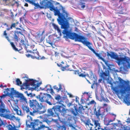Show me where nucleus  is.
I'll use <instances>...</instances> for the list:
<instances>
[{"mask_svg": "<svg viewBox=\"0 0 130 130\" xmlns=\"http://www.w3.org/2000/svg\"><path fill=\"white\" fill-rule=\"evenodd\" d=\"M55 4L56 6L54 11V15L58 16L57 21L59 24L61 25V28L64 29L62 32L63 33L70 30L69 29L70 27L69 20L72 21L73 19L71 17H68L69 14L65 11V8L57 2Z\"/></svg>", "mask_w": 130, "mask_h": 130, "instance_id": "f257e3e1", "label": "nucleus"}, {"mask_svg": "<svg viewBox=\"0 0 130 130\" xmlns=\"http://www.w3.org/2000/svg\"><path fill=\"white\" fill-rule=\"evenodd\" d=\"M62 34L64 35L63 38H65L67 41L69 38L74 40L75 41L81 42L87 47L89 45H92V43L87 41L85 37L75 32H72L71 30Z\"/></svg>", "mask_w": 130, "mask_h": 130, "instance_id": "f03ea898", "label": "nucleus"}, {"mask_svg": "<svg viewBox=\"0 0 130 130\" xmlns=\"http://www.w3.org/2000/svg\"><path fill=\"white\" fill-rule=\"evenodd\" d=\"M4 94H3L0 96V98L2 99L4 98L6 96H9L11 99H14L13 96L18 98L20 99L27 103V99L24 96L22 93H19L14 89L13 88H7L4 89Z\"/></svg>", "mask_w": 130, "mask_h": 130, "instance_id": "7ed1b4c3", "label": "nucleus"}, {"mask_svg": "<svg viewBox=\"0 0 130 130\" xmlns=\"http://www.w3.org/2000/svg\"><path fill=\"white\" fill-rule=\"evenodd\" d=\"M61 105H57L54 106L52 108H49L47 110V117L52 116L53 117H59L60 113L63 115L66 113L67 109L64 108L65 105L63 104Z\"/></svg>", "mask_w": 130, "mask_h": 130, "instance_id": "20e7f679", "label": "nucleus"}, {"mask_svg": "<svg viewBox=\"0 0 130 130\" xmlns=\"http://www.w3.org/2000/svg\"><path fill=\"white\" fill-rule=\"evenodd\" d=\"M40 5L38 3H35V0L33 1L31 4L35 6V9H48L51 11H54L55 7L52 2L48 0H40Z\"/></svg>", "mask_w": 130, "mask_h": 130, "instance_id": "39448f33", "label": "nucleus"}, {"mask_svg": "<svg viewBox=\"0 0 130 130\" xmlns=\"http://www.w3.org/2000/svg\"><path fill=\"white\" fill-rule=\"evenodd\" d=\"M120 84L122 85V88L123 90H126L125 93L124 94H125L127 92V93L126 94L125 99H124V101L125 103H127L129 100V96L130 95V86L129 84L128 81H125L122 79L120 77L118 78Z\"/></svg>", "mask_w": 130, "mask_h": 130, "instance_id": "423d86ee", "label": "nucleus"}, {"mask_svg": "<svg viewBox=\"0 0 130 130\" xmlns=\"http://www.w3.org/2000/svg\"><path fill=\"white\" fill-rule=\"evenodd\" d=\"M36 98L38 99H39V101L41 102H45L49 105H51L52 104L51 102L48 101L49 99H51V100L52 99L53 100H54L51 95L49 94L42 92L40 93L39 95L36 96Z\"/></svg>", "mask_w": 130, "mask_h": 130, "instance_id": "0eeeda50", "label": "nucleus"}, {"mask_svg": "<svg viewBox=\"0 0 130 130\" xmlns=\"http://www.w3.org/2000/svg\"><path fill=\"white\" fill-rule=\"evenodd\" d=\"M107 55L108 57H110L112 59L117 60L118 64L121 63L122 57H121V55L119 56L115 52H111L109 53L108 52H107Z\"/></svg>", "mask_w": 130, "mask_h": 130, "instance_id": "6e6552de", "label": "nucleus"}, {"mask_svg": "<svg viewBox=\"0 0 130 130\" xmlns=\"http://www.w3.org/2000/svg\"><path fill=\"white\" fill-rule=\"evenodd\" d=\"M120 63H118V64L120 66V65L123 64V70L122 67H120V72L123 74H126L128 71V66L126 63H123L121 62Z\"/></svg>", "mask_w": 130, "mask_h": 130, "instance_id": "1a4fd4ad", "label": "nucleus"}, {"mask_svg": "<svg viewBox=\"0 0 130 130\" xmlns=\"http://www.w3.org/2000/svg\"><path fill=\"white\" fill-rule=\"evenodd\" d=\"M106 25L108 29L111 31H116L119 30V28L116 23H112L110 24L109 23L108 25L106 24Z\"/></svg>", "mask_w": 130, "mask_h": 130, "instance_id": "9d476101", "label": "nucleus"}, {"mask_svg": "<svg viewBox=\"0 0 130 130\" xmlns=\"http://www.w3.org/2000/svg\"><path fill=\"white\" fill-rule=\"evenodd\" d=\"M92 46H93V45L92 44V45H89L88 47V48L92 51L97 57H98L99 59L101 60L104 62H105L107 60H106L102 58L100 54L96 52L95 51L92 47Z\"/></svg>", "mask_w": 130, "mask_h": 130, "instance_id": "9b49d317", "label": "nucleus"}, {"mask_svg": "<svg viewBox=\"0 0 130 130\" xmlns=\"http://www.w3.org/2000/svg\"><path fill=\"white\" fill-rule=\"evenodd\" d=\"M105 64L107 67L108 68H107L104 65H103V68L104 70L105 69L104 72L107 73L108 74H109V70H111V66H113V65L110 64L108 63V61H106L105 62H104Z\"/></svg>", "mask_w": 130, "mask_h": 130, "instance_id": "f8f14e48", "label": "nucleus"}, {"mask_svg": "<svg viewBox=\"0 0 130 130\" xmlns=\"http://www.w3.org/2000/svg\"><path fill=\"white\" fill-rule=\"evenodd\" d=\"M0 116L5 118L6 119H9L11 120H13L16 118L15 116L14 115L11 116L10 114H4L1 113L0 114Z\"/></svg>", "mask_w": 130, "mask_h": 130, "instance_id": "ddd939ff", "label": "nucleus"}, {"mask_svg": "<svg viewBox=\"0 0 130 130\" xmlns=\"http://www.w3.org/2000/svg\"><path fill=\"white\" fill-rule=\"evenodd\" d=\"M122 86V85H121ZM113 90L117 94H119L120 93L122 95L124 94L125 93L126 90H123V88H122V86L121 87L120 90L118 89L116 87H114L113 89Z\"/></svg>", "mask_w": 130, "mask_h": 130, "instance_id": "4468645a", "label": "nucleus"}, {"mask_svg": "<svg viewBox=\"0 0 130 130\" xmlns=\"http://www.w3.org/2000/svg\"><path fill=\"white\" fill-rule=\"evenodd\" d=\"M97 108L98 109L97 111H96V108H95L94 109V113L96 115V116L98 117L100 116L101 115L100 112V110L101 109H103L104 110H105V109H104L103 107L100 106H98L97 107Z\"/></svg>", "mask_w": 130, "mask_h": 130, "instance_id": "2eb2a0df", "label": "nucleus"}, {"mask_svg": "<svg viewBox=\"0 0 130 130\" xmlns=\"http://www.w3.org/2000/svg\"><path fill=\"white\" fill-rule=\"evenodd\" d=\"M19 34L22 35H23V34L22 33V32L20 30H15L14 31V38L15 40L17 41H18V37L17 35H18Z\"/></svg>", "mask_w": 130, "mask_h": 130, "instance_id": "dca6fc26", "label": "nucleus"}, {"mask_svg": "<svg viewBox=\"0 0 130 130\" xmlns=\"http://www.w3.org/2000/svg\"><path fill=\"white\" fill-rule=\"evenodd\" d=\"M122 61L121 62L123 63H126L127 62H130V58L128 57L124 56V57H122Z\"/></svg>", "mask_w": 130, "mask_h": 130, "instance_id": "f3484780", "label": "nucleus"}, {"mask_svg": "<svg viewBox=\"0 0 130 130\" xmlns=\"http://www.w3.org/2000/svg\"><path fill=\"white\" fill-rule=\"evenodd\" d=\"M32 101L34 102L35 104L37 106L38 109H41L43 107H44L42 103H41L39 104L36 100H32Z\"/></svg>", "mask_w": 130, "mask_h": 130, "instance_id": "a211bd4d", "label": "nucleus"}, {"mask_svg": "<svg viewBox=\"0 0 130 130\" xmlns=\"http://www.w3.org/2000/svg\"><path fill=\"white\" fill-rule=\"evenodd\" d=\"M10 43L11 45V46L13 48L14 50L15 51L19 52L20 53H23V51L21 52L20 51V50H21L22 49V47L21 48V49H20L19 50H18V48H17L15 47V45L13 42H10Z\"/></svg>", "mask_w": 130, "mask_h": 130, "instance_id": "6ab92c4d", "label": "nucleus"}, {"mask_svg": "<svg viewBox=\"0 0 130 130\" xmlns=\"http://www.w3.org/2000/svg\"><path fill=\"white\" fill-rule=\"evenodd\" d=\"M53 26L54 27V28L58 32V34L60 36H61V30L59 28V27L57 25H56L55 24L53 23L52 24Z\"/></svg>", "mask_w": 130, "mask_h": 130, "instance_id": "aec40b11", "label": "nucleus"}, {"mask_svg": "<svg viewBox=\"0 0 130 130\" xmlns=\"http://www.w3.org/2000/svg\"><path fill=\"white\" fill-rule=\"evenodd\" d=\"M55 98L56 100L57 101V102H56L57 104H59L60 105H61V104H63L61 103V102L62 101V99L61 100V98L59 95H58L55 96Z\"/></svg>", "mask_w": 130, "mask_h": 130, "instance_id": "412c9836", "label": "nucleus"}, {"mask_svg": "<svg viewBox=\"0 0 130 130\" xmlns=\"http://www.w3.org/2000/svg\"><path fill=\"white\" fill-rule=\"evenodd\" d=\"M78 105L79 106L77 108V110L78 111V112L80 113H82V111H83L84 112V111L85 110V108H84L83 106L82 105L80 104H78Z\"/></svg>", "mask_w": 130, "mask_h": 130, "instance_id": "4be33fe9", "label": "nucleus"}, {"mask_svg": "<svg viewBox=\"0 0 130 130\" xmlns=\"http://www.w3.org/2000/svg\"><path fill=\"white\" fill-rule=\"evenodd\" d=\"M29 121V120H26V124L27 125V126L29 127V128H31V126H32V128L33 129L34 128H35V126L36 125V123H35V122H29V123H30V125L29 124H27V122Z\"/></svg>", "mask_w": 130, "mask_h": 130, "instance_id": "5701e85b", "label": "nucleus"}, {"mask_svg": "<svg viewBox=\"0 0 130 130\" xmlns=\"http://www.w3.org/2000/svg\"><path fill=\"white\" fill-rule=\"evenodd\" d=\"M38 81L36 80L35 79H29V82H30V86H35L36 85V84L35 83Z\"/></svg>", "mask_w": 130, "mask_h": 130, "instance_id": "b1692460", "label": "nucleus"}, {"mask_svg": "<svg viewBox=\"0 0 130 130\" xmlns=\"http://www.w3.org/2000/svg\"><path fill=\"white\" fill-rule=\"evenodd\" d=\"M6 127H8V129L9 130H17V129L16 128V127L14 126H12V125L10 124H9L6 126Z\"/></svg>", "mask_w": 130, "mask_h": 130, "instance_id": "393cba45", "label": "nucleus"}, {"mask_svg": "<svg viewBox=\"0 0 130 130\" xmlns=\"http://www.w3.org/2000/svg\"><path fill=\"white\" fill-rule=\"evenodd\" d=\"M29 106L30 108L32 107H36V105L35 104L34 102L31 100H29Z\"/></svg>", "mask_w": 130, "mask_h": 130, "instance_id": "a878e982", "label": "nucleus"}, {"mask_svg": "<svg viewBox=\"0 0 130 130\" xmlns=\"http://www.w3.org/2000/svg\"><path fill=\"white\" fill-rule=\"evenodd\" d=\"M89 74L90 75L91 78L94 79L97 78V77L95 75H94L93 72V71L91 70L89 72Z\"/></svg>", "mask_w": 130, "mask_h": 130, "instance_id": "bb28decb", "label": "nucleus"}, {"mask_svg": "<svg viewBox=\"0 0 130 130\" xmlns=\"http://www.w3.org/2000/svg\"><path fill=\"white\" fill-rule=\"evenodd\" d=\"M102 72L101 73V76L102 78H104L105 76H108L109 74L103 72L102 70Z\"/></svg>", "mask_w": 130, "mask_h": 130, "instance_id": "cd10ccee", "label": "nucleus"}, {"mask_svg": "<svg viewBox=\"0 0 130 130\" xmlns=\"http://www.w3.org/2000/svg\"><path fill=\"white\" fill-rule=\"evenodd\" d=\"M47 87H49L50 88V93L52 94L53 95V94H54L55 93L53 91V89L52 86L50 85H47L45 86V88H47Z\"/></svg>", "mask_w": 130, "mask_h": 130, "instance_id": "c85d7f7f", "label": "nucleus"}, {"mask_svg": "<svg viewBox=\"0 0 130 130\" xmlns=\"http://www.w3.org/2000/svg\"><path fill=\"white\" fill-rule=\"evenodd\" d=\"M74 107V108L75 110L76 111V112H75V114H74V116L76 117L77 116V115H79V114L78 113V111L77 110V105L76 104L75 105V106Z\"/></svg>", "mask_w": 130, "mask_h": 130, "instance_id": "c756f323", "label": "nucleus"}, {"mask_svg": "<svg viewBox=\"0 0 130 130\" xmlns=\"http://www.w3.org/2000/svg\"><path fill=\"white\" fill-rule=\"evenodd\" d=\"M59 88H58V87H57L56 86H54L53 88L54 89H56L57 90V91H59L62 89L61 85V84H59Z\"/></svg>", "mask_w": 130, "mask_h": 130, "instance_id": "7c9ffc66", "label": "nucleus"}, {"mask_svg": "<svg viewBox=\"0 0 130 130\" xmlns=\"http://www.w3.org/2000/svg\"><path fill=\"white\" fill-rule=\"evenodd\" d=\"M68 126L70 127L72 130H78L73 125L70 123L68 124Z\"/></svg>", "mask_w": 130, "mask_h": 130, "instance_id": "2f4dec72", "label": "nucleus"}, {"mask_svg": "<svg viewBox=\"0 0 130 130\" xmlns=\"http://www.w3.org/2000/svg\"><path fill=\"white\" fill-rule=\"evenodd\" d=\"M5 112H6L7 113L8 112H10L9 110L7 111L6 109L4 108H0V112L1 113H3Z\"/></svg>", "mask_w": 130, "mask_h": 130, "instance_id": "473e14b6", "label": "nucleus"}, {"mask_svg": "<svg viewBox=\"0 0 130 130\" xmlns=\"http://www.w3.org/2000/svg\"><path fill=\"white\" fill-rule=\"evenodd\" d=\"M54 120H54L52 119L50 121L48 120L47 119H46L44 120L43 122H46L48 125H50L51 124V122Z\"/></svg>", "mask_w": 130, "mask_h": 130, "instance_id": "72a5a7b5", "label": "nucleus"}, {"mask_svg": "<svg viewBox=\"0 0 130 130\" xmlns=\"http://www.w3.org/2000/svg\"><path fill=\"white\" fill-rule=\"evenodd\" d=\"M94 124L95 125V128H96L98 126H100V123H99V121L97 120H94Z\"/></svg>", "mask_w": 130, "mask_h": 130, "instance_id": "f704fd0d", "label": "nucleus"}, {"mask_svg": "<svg viewBox=\"0 0 130 130\" xmlns=\"http://www.w3.org/2000/svg\"><path fill=\"white\" fill-rule=\"evenodd\" d=\"M16 82L17 85L18 86H19L20 85H21L22 84V82L21 81L20 79L19 78L16 79Z\"/></svg>", "mask_w": 130, "mask_h": 130, "instance_id": "c9c22d12", "label": "nucleus"}, {"mask_svg": "<svg viewBox=\"0 0 130 130\" xmlns=\"http://www.w3.org/2000/svg\"><path fill=\"white\" fill-rule=\"evenodd\" d=\"M115 119H115V118H113V120H111V119H110L108 122V123H106V122H104V123H105V125H107V126H108V125H109L112 124H110L109 123L110 122H112L113 121H114L115 120Z\"/></svg>", "mask_w": 130, "mask_h": 130, "instance_id": "e433bc0d", "label": "nucleus"}, {"mask_svg": "<svg viewBox=\"0 0 130 130\" xmlns=\"http://www.w3.org/2000/svg\"><path fill=\"white\" fill-rule=\"evenodd\" d=\"M28 96L30 98H29V99H30L31 98H32L34 97V96H36V94H34L33 93L32 94V93H29V94H28Z\"/></svg>", "mask_w": 130, "mask_h": 130, "instance_id": "4c0bfd02", "label": "nucleus"}, {"mask_svg": "<svg viewBox=\"0 0 130 130\" xmlns=\"http://www.w3.org/2000/svg\"><path fill=\"white\" fill-rule=\"evenodd\" d=\"M23 109L24 110H25L27 113L29 112L30 110L29 108L27 106H24V107H23Z\"/></svg>", "mask_w": 130, "mask_h": 130, "instance_id": "58836bf2", "label": "nucleus"}, {"mask_svg": "<svg viewBox=\"0 0 130 130\" xmlns=\"http://www.w3.org/2000/svg\"><path fill=\"white\" fill-rule=\"evenodd\" d=\"M90 120L88 119L86 121V122L85 123V124L86 125L89 126V124L90 125L92 126H93V125L90 122Z\"/></svg>", "mask_w": 130, "mask_h": 130, "instance_id": "ea45409f", "label": "nucleus"}, {"mask_svg": "<svg viewBox=\"0 0 130 130\" xmlns=\"http://www.w3.org/2000/svg\"><path fill=\"white\" fill-rule=\"evenodd\" d=\"M85 4L84 3L81 2L80 4H79V6L81 7V8H84L85 7Z\"/></svg>", "mask_w": 130, "mask_h": 130, "instance_id": "a19ab883", "label": "nucleus"}, {"mask_svg": "<svg viewBox=\"0 0 130 130\" xmlns=\"http://www.w3.org/2000/svg\"><path fill=\"white\" fill-rule=\"evenodd\" d=\"M94 79V80L93 81V85L95 84L96 86H98V85H99V84L97 82V78H96V79Z\"/></svg>", "mask_w": 130, "mask_h": 130, "instance_id": "79ce46f5", "label": "nucleus"}, {"mask_svg": "<svg viewBox=\"0 0 130 130\" xmlns=\"http://www.w3.org/2000/svg\"><path fill=\"white\" fill-rule=\"evenodd\" d=\"M61 67L62 68L61 69V70L62 71H64L66 69V68H67L68 67H69V66L67 65V66L63 67L62 64H60Z\"/></svg>", "mask_w": 130, "mask_h": 130, "instance_id": "37998d69", "label": "nucleus"}, {"mask_svg": "<svg viewBox=\"0 0 130 130\" xmlns=\"http://www.w3.org/2000/svg\"><path fill=\"white\" fill-rule=\"evenodd\" d=\"M111 124L113 125V127H112V128H111L112 129H116V127L115 125L117 126H118V123H112Z\"/></svg>", "mask_w": 130, "mask_h": 130, "instance_id": "c03bdc74", "label": "nucleus"}, {"mask_svg": "<svg viewBox=\"0 0 130 130\" xmlns=\"http://www.w3.org/2000/svg\"><path fill=\"white\" fill-rule=\"evenodd\" d=\"M78 75L79 77H85L86 76V74H84L83 73H81V72H80L78 74Z\"/></svg>", "mask_w": 130, "mask_h": 130, "instance_id": "a18cd8bd", "label": "nucleus"}, {"mask_svg": "<svg viewBox=\"0 0 130 130\" xmlns=\"http://www.w3.org/2000/svg\"><path fill=\"white\" fill-rule=\"evenodd\" d=\"M16 29L17 30H20L22 32V33L23 34V33L25 32V30L24 29V28H22V29H21L19 28H18V27H16Z\"/></svg>", "mask_w": 130, "mask_h": 130, "instance_id": "49530a36", "label": "nucleus"}, {"mask_svg": "<svg viewBox=\"0 0 130 130\" xmlns=\"http://www.w3.org/2000/svg\"><path fill=\"white\" fill-rule=\"evenodd\" d=\"M116 130H130V126H126L125 128H124V130L122 129H116Z\"/></svg>", "mask_w": 130, "mask_h": 130, "instance_id": "de8ad7c7", "label": "nucleus"}, {"mask_svg": "<svg viewBox=\"0 0 130 130\" xmlns=\"http://www.w3.org/2000/svg\"><path fill=\"white\" fill-rule=\"evenodd\" d=\"M13 109H14V110L15 111H16V112L17 114H18V115H21V110H20V114H19L18 113V109H17V108H13Z\"/></svg>", "mask_w": 130, "mask_h": 130, "instance_id": "09e8293b", "label": "nucleus"}, {"mask_svg": "<svg viewBox=\"0 0 130 130\" xmlns=\"http://www.w3.org/2000/svg\"><path fill=\"white\" fill-rule=\"evenodd\" d=\"M34 121L35 122H35V123H36V124L37 125L39 124V120L38 119H36L34 120Z\"/></svg>", "mask_w": 130, "mask_h": 130, "instance_id": "8fccbe9b", "label": "nucleus"}, {"mask_svg": "<svg viewBox=\"0 0 130 130\" xmlns=\"http://www.w3.org/2000/svg\"><path fill=\"white\" fill-rule=\"evenodd\" d=\"M96 104V103L95 101L93 100H92L90 102H89V103L88 104V105H89L90 104Z\"/></svg>", "mask_w": 130, "mask_h": 130, "instance_id": "3c124183", "label": "nucleus"}, {"mask_svg": "<svg viewBox=\"0 0 130 130\" xmlns=\"http://www.w3.org/2000/svg\"><path fill=\"white\" fill-rule=\"evenodd\" d=\"M46 42L47 43H48L49 44L51 45V46H52L53 44L51 42V40H50L49 39V40H48L47 39Z\"/></svg>", "mask_w": 130, "mask_h": 130, "instance_id": "603ef678", "label": "nucleus"}, {"mask_svg": "<svg viewBox=\"0 0 130 130\" xmlns=\"http://www.w3.org/2000/svg\"><path fill=\"white\" fill-rule=\"evenodd\" d=\"M42 84V82H39L37 83V84H36V85L35 86V87L36 88L37 87H39L40 85Z\"/></svg>", "mask_w": 130, "mask_h": 130, "instance_id": "864d4df0", "label": "nucleus"}, {"mask_svg": "<svg viewBox=\"0 0 130 130\" xmlns=\"http://www.w3.org/2000/svg\"><path fill=\"white\" fill-rule=\"evenodd\" d=\"M25 83H24L23 84V85L24 86H25L26 87V84L28 82H29V79H27V80H25Z\"/></svg>", "mask_w": 130, "mask_h": 130, "instance_id": "5fc2aeb1", "label": "nucleus"}, {"mask_svg": "<svg viewBox=\"0 0 130 130\" xmlns=\"http://www.w3.org/2000/svg\"><path fill=\"white\" fill-rule=\"evenodd\" d=\"M5 107V105L4 103H1L0 105V108H4Z\"/></svg>", "mask_w": 130, "mask_h": 130, "instance_id": "6e6d98bb", "label": "nucleus"}, {"mask_svg": "<svg viewBox=\"0 0 130 130\" xmlns=\"http://www.w3.org/2000/svg\"><path fill=\"white\" fill-rule=\"evenodd\" d=\"M70 112H71L74 115V114H75V112L74 111V110L73 108H72L70 110Z\"/></svg>", "mask_w": 130, "mask_h": 130, "instance_id": "4d7b16f0", "label": "nucleus"}, {"mask_svg": "<svg viewBox=\"0 0 130 130\" xmlns=\"http://www.w3.org/2000/svg\"><path fill=\"white\" fill-rule=\"evenodd\" d=\"M0 121L1 123H0V126H2L3 125H4V122L1 120V119L0 118Z\"/></svg>", "mask_w": 130, "mask_h": 130, "instance_id": "13d9d810", "label": "nucleus"}, {"mask_svg": "<svg viewBox=\"0 0 130 130\" xmlns=\"http://www.w3.org/2000/svg\"><path fill=\"white\" fill-rule=\"evenodd\" d=\"M95 96H96V98L97 100H98L99 101L102 102V100L101 99H99V97L98 96L96 93L95 94Z\"/></svg>", "mask_w": 130, "mask_h": 130, "instance_id": "bf43d9fd", "label": "nucleus"}, {"mask_svg": "<svg viewBox=\"0 0 130 130\" xmlns=\"http://www.w3.org/2000/svg\"><path fill=\"white\" fill-rule=\"evenodd\" d=\"M79 99V98L78 96H76V102L77 103H78V104H80L78 101V100Z\"/></svg>", "mask_w": 130, "mask_h": 130, "instance_id": "052dcab7", "label": "nucleus"}, {"mask_svg": "<svg viewBox=\"0 0 130 130\" xmlns=\"http://www.w3.org/2000/svg\"><path fill=\"white\" fill-rule=\"evenodd\" d=\"M33 51H35V52H34V53H32L34 54H37L38 55H39V52L37 51V49H36L35 50H33Z\"/></svg>", "mask_w": 130, "mask_h": 130, "instance_id": "680f3d73", "label": "nucleus"}, {"mask_svg": "<svg viewBox=\"0 0 130 130\" xmlns=\"http://www.w3.org/2000/svg\"><path fill=\"white\" fill-rule=\"evenodd\" d=\"M107 82L108 83L110 84L111 85V86H112V83L111 81V80H109V79H108Z\"/></svg>", "mask_w": 130, "mask_h": 130, "instance_id": "e2e57ef3", "label": "nucleus"}, {"mask_svg": "<svg viewBox=\"0 0 130 130\" xmlns=\"http://www.w3.org/2000/svg\"><path fill=\"white\" fill-rule=\"evenodd\" d=\"M30 86V83H27L26 84V86L25 87L26 89H28L29 88H30L29 87Z\"/></svg>", "mask_w": 130, "mask_h": 130, "instance_id": "0e129e2a", "label": "nucleus"}, {"mask_svg": "<svg viewBox=\"0 0 130 130\" xmlns=\"http://www.w3.org/2000/svg\"><path fill=\"white\" fill-rule=\"evenodd\" d=\"M73 71L74 72V73L75 74H77L78 75V74H79V71L78 70H74Z\"/></svg>", "mask_w": 130, "mask_h": 130, "instance_id": "69168bd1", "label": "nucleus"}, {"mask_svg": "<svg viewBox=\"0 0 130 130\" xmlns=\"http://www.w3.org/2000/svg\"><path fill=\"white\" fill-rule=\"evenodd\" d=\"M36 88L35 87V88H33V87H30L29 88V89H28V90H31V91H33L34 90H35V89Z\"/></svg>", "mask_w": 130, "mask_h": 130, "instance_id": "338daca9", "label": "nucleus"}, {"mask_svg": "<svg viewBox=\"0 0 130 130\" xmlns=\"http://www.w3.org/2000/svg\"><path fill=\"white\" fill-rule=\"evenodd\" d=\"M85 101H84L83 99V98L82 97V98L81 99V100L80 102L81 103V104H84V102Z\"/></svg>", "mask_w": 130, "mask_h": 130, "instance_id": "774afa93", "label": "nucleus"}]
</instances>
